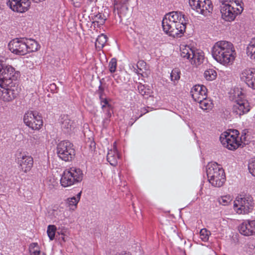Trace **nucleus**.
I'll use <instances>...</instances> for the list:
<instances>
[{
	"instance_id": "f257e3e1",
	"label": "nucleus",
	"mask_w": 255,
	"mask_h": 255,
	"mask_svg": "<svg viewBox=\"0 0 255 255\" xmlns=\"http://www.w3.org/2000/svg\"><path fill=\"white\" fill-rule=\"evenodd\" d=\"M235 50L232 43L227 41H219L212 48V55L218 62L228 65L235 60Z\"/></svg>"
},
{
	"instance_id": "f03ea898",
	"label": "nucleus",
	"mask_w": 255,
	"mask_h": 255,
	"mask_svg": "<svg viewBox=\"0 0 255 255\" xmlns=\"http://www.w3.org/2000/svg\"><path fill=\"white\" fill-rule=\"evenodd\" d=\"M8 46L12 53L20 56L36 51L40 47L35 40L26 38H14L9 42Z\"/></svg>"
},
{
	"instance_id": "7ed1b4c3",
	"label": "nucleus",
	"mask_w": 255,
	"mask_h": 255,
	"mask_svg": "<svg viewBox=\"0 0 255 255\" xmlns=\"http://www.w3.org/2000/svg\"><path fill=\"white\" fill-rule=\"evenodd\" d=\"M206 173L209 182L215 187H221L226 180L224 170L217 163L208 164Z\"/></svg>"
},
{
	"instance_id": "20e7f679",
	"label": "nucleus",
	"mask_w": 255,
	"mask_h": 255,
	"mask_svg": "<svg viewBox=\"0 0 255 255\" xmlns=\"http://www.w3.org/2000/svg\"><path fill=\"white\" fill-rule=\"evenodd\" d=\"M83 177L82 171L78 168L72 167L64 171L60 179V183L64 187H69L80 182Z\"/></svg>"
},
{
	"instance_id": "39448f33",
	"label": "nucleus",
	"mask_w": 255,
	"mask_h": 255,
	"mask_svg": "<svg viewBox=\"0 0 255 255\" xmlns=\"http://www.w3.org/2000/svg\"><path fill=\"white\" fill-rule=\"evenodd\" d=\"M20 76V72L15 71L10 65L0 63V82L1 84L8 86L10 84H15L16 81Z\"/></svg>"
},
{
	"instance_id": "423d86ee",
	"label": "nucleus",
	"mask_w": 255,
	"mask_h": 255,
	"mask_svg": "<svg viewBox=\"0 0 255 255\" xmlns=\"http://www.w3.org/2000/svg\"><path fill=\"white\" fill-rule=\"evenodd\" d=\"M57 156L66 162L72 161L75 156L73 144L69 140L60 141L57 145Z\"/></svg>"
},
{
	"instance_id": "0eeeda50",
	"label": "nucleus",
	"mask_w": 255,
	"mask_h": 255,
	"mask_svg": "<svg viewBox=\"0 0 255 255\" xmlns=\"http://www.w3.org/2000/svg\"><path fill=\"white\" fill-rule=\"evenodd\" d=\"M254 200L251 195H239L234 201V208L239 214H246L251 212L254 208Z\"/></svg>"
},
{
	"instance_id": "6e6552de",
	"label": "nucleus",
	"mask_w": 255,
	"mask_h": 255,
	"mask_svg": "<svg viewBox=\"0 0 255 255\" xmlns=\"http://www.w3.org/2000/svg\"><path fill=\"white\" fill-rule=\"evenodd\" d=\"M162 26L163 31L170 36L180 37L185 31L186 25L179 23L167 22L166 19H163Z\"/></svg>"
},
{
	"instance_id": "1a4fd4ad",
	"label": "nucleus",
	"mask_w": 255,
	"mask_h": 255,
	"mask_svg": "<svg viewBox=\"0 0 255 255\" xmlns=\"http://www.w3.org/2000/svg\"><path fill=\"white\" fill-rule=\"evenodd\" d=\"M189 3L192 9L205 16L209 14L213 10L211 0H189Z\"/></svg>"
},
{
	"instance_id": "9d476101",
	"label": "nucleus",
	"mask_w": 255,
	"mask_h": 255,
	"mask_svg": "<svg viewBox=\"0 0 255 255\" xmlns=\"http://www.w3.org/2000/svg\"><path fill=\"white\" fill-rule=\"evenodd\" d=\"M24 124L34 130H38L43 126V120L41 115L36 111H28L23 117Z\"/></svg>"
},
{
	"instance_id": "9b49d317",
	"label": "nucleus",
	"mask_w": 255,
	"mask_h": 255,
	"mask_svg": "<svg viewBox=\"0 0 255 255\" xmlns=\"http://www.w3.org/2000/svg\"><path fill=\"white\" fill-rule=\"evenodd\" d=\"M221 3V13L222 14V17L225 20L227 21H233L236 17L239 14H241L243 10V8L242 9L241 7L240 6L236 10H234L233 5L230 6L229 4L227 3Z\"/></svg>"
},
{
	"instance_id": "f8f14e48",
	"label": "nucleus",
	"mask_w": 255,
	"mask_h": 255,
	"mask_svg": "<svg viewBox=\"0 0 255 255\" xmlns=\"http://www.w3.org/2000/svg\"><path fill=\"white\" fill-rule=\"evenodd\" d=\"M220 141L222 144L230 150H235L240 147L242 143H240L238 138L231 135V132H224L220 136Z\"/></svg>"
},
{
	"instance_id": "ddd939ff",
	"label": "nucleus",
	"mask_w": 255,
	"mask_h": 255,
	"mask_svg": "<svg viewBox=\"0 0 255 255\" xmlns=\"http://www.w3.org/2000/svg\"><path fill=\"white\" fill-rule=\"evenodd\" d=\"M240 76L241 80L249 87L255 90V68L245 69L242 71Z\"/></svg>"
},
{
	"instance_id": "4468645a",
	"label": "nucleus",
	"mask_w": 255,
	"mask_h": 255,
	"mask_svg": "<svg viewBox=\"0 0 255 255\" xmlns=\"http://www.w3.org/2000/svg\"><path fill=\"white\" fill-rule=\"evenodd\" d=\"M7 4L13 11L22 13L29 9L30 1L29 0H9Z\"/></svg>"
},
{
	"instance_id": "2eb2a0df",
	"label": "nucleus",
	"mask_w": 255,
	"mask_h": 255,
	"mask_svg": "<svg viewBox=\"0 0 255 255\" xmlns=\"http://www.w3.org/2000/svg\"><path fill=\"white\" fill-rule=\"evenodd\" d=\"M163 19H166L167 22L181 23L186 25L188 20L187 17L182 14L181 12L173 11L165 14Z\"/></svg>"
},
{
	"instance_id": "dca6fc26",
	"label": "nucleus",
	"mask_w": 255,
	"mask_h": 255,
	"mask_svg": "<svg viewBox=\"0 0 255 255\" xmlns=\"http://www.w3.org/2000/svg\"><path fill=\"white\" fill-rule=\"evenodd\" d=\"M13 84H10L9 88H5L4 84H0V87L2 89H0V96L2 97L4 101H11L15 99L18 95V92L14 90V86L12 87Z\"/></svg>"
},
{
	"instance_id": "f3484780",
	"label": "nucleus",
	"mask_w": 255,
	"mask_h": 255,
	"mask_svg": "<svg viewBox=\"0 0 255 255\" xmlns=\"http://www.w3.org/2000/svg\"><path fill=\"white\" fill-rule=\"evenodd\" d=\"M207 89L204 85H196L191 90L190 94L193 99L197 102L207 97Z\"/></svg>"
},
{
	"instance_id": "a211bd4d",
	"label": "nucleus",
	"mask_w": 255,
	"mask_h": 255,
	"mask_svg": "<svg viewBox=\"0 0 255 255\" xmlns=\"http://www.w3.org/2000/svg\"><path fill=\"white\" fill-rule=\"evenodd\" d=\"M239 232L246 236L255 234V220L244 221L238 227Z\"/></svg>"
},
{
	"instance_id": "6ab92c4d",
	"label": "nucleus",
	"mask_w": 255,
	"mask_h": 255,
	"mask_svg": "<svg viewBox=\"0 0 255 255\" xmlns=\"http://www.w3.org/2000/svg\"><path fill=\"white\" fill-rule=\"evenodd\" d=\"M249 103L244 101H240L234 104L232 107V112L235 116L240 117L247 113L250 111Z\"/></svg>"
},
{
	"instance_id": "aec40b11",
	"label": "nucleus",
	"mask_w": 255,
	"mask_h": 255,
	"mask_svg": "<svg viewBox=\"0 0 255 255\" xmlns=\"http://www.w3.org/2000/svg\"><path fill=\"white\" fill-rule=\"evenodd\" d=\"M18 164L24 173L29 171L33 165V159L31 156L24 155L18 158Z\"/></svg>"
},
{
	"instance_id": "412c9836",
	"label": "nucleus",
	"mask_w": 255,
	"mask_h": 255,
	"mask_svg": "<svg viewBox=\"0 0 255 255\" xmlns=\"http://www.w3.org/2000/svg\"><path fill=\"white\" fill-rule=\"evenodd\" d=\"M119 157L117 148L114 147L113 150L111 149L109 151L107 155V159L111 165L116 166L118 164V159L119 158Z\"/></svg>"
},
{
	"instance_id": "4be33fe9",
	"label": "nucleus",
	"mask_w": 255,
	"mask_h": 255,
	"mask_svg": "<svg viewBox=\"0 0 255 255\" xmlns=\"http://www.w3.org/2000/svg\"><path fill=\"white\" fill-rule=\"evenodd\" d=\"M247 54L251 60L255 61V37L253 38L248 45Z\"/></svg>"
},
{
	"instance_id": "5701e85b",
	"label": "nucleus",
	"mask_w": 255,
	"mask_h": 255,
	"mask_svg": "<svg viewBox=\"0 0 255 255\" xmlns=\"http://www.w3.org/2000/svg\"><path fill=\"white\" fill-rule=\"evenodd\" d=\"M204 56L202 51H198L193 49V54L191 55L190 61L191 63H198V64L203 62Z\"/></svg>"
},
{
	"instance_id": "b1692460",
	"label": "nucleus",
	"mask_w": 255,
	"mask_h": 255,
	"mask_svg": "<svg viewBox=\"0 0 255 255\" xmlns=\"http://www.w3.org/2000/svg\"><path fill=\"white\" fill-rule=\"evenodd\" d=\"M127 5H120L116 4V7L118 11V14L119 17H127L128 15V7Z\"/></svg>"
},
{
	"instance_id": "393cba45",
	"label": "nucleus",
	"mask_w": 255,
	"mask_h": 255,
	"mask_svg": "<svg viewBox=\"0 0 255 255\" xmlns=\"http://www.w3.org/2000/svg\"><path fill=\"white\" fill-rule=\"evenodd\" d=\"M220 2L227 3L229 4L230 6L233 5L234 10H236L237 8L240 6L241 7L242 9L243 8L244 3L243 0H219Z\"/></svg>"
},
{
	"instance_id": "a878e982",
	"label": "nucleus",
	"mask_w": 255,
	"mask_h": 255,
	"mask_svg": "<svg viewBox=\"0 0 255 255\" xmlns=\"http://www.w3.org/2000/svg\"><path fill=\"white\" fill-rule=\"evenodd\" d=\"M181 56L183 58L188 59L189 61L193 54V48H190L189 46H185L180 48Z\"/></svg>"
},
{
	"instance_id": "bb28decb",
	"label": "nucleus",
	"mask_w": 255,
	"mask_h": 255,
	"mask_svg": "<svg viewBox=\"0 0 255 255\" xmlns=\"http://www.w3.org/2000/svg\"><path fill=\"white\" fill-rule=\"evenodd\" d=\"M30 255H46L44 253L41 252L37 243H31L29 247Z\"/></svg>"
},
{
	"instance_id": "cd10ccee",
	"label": "nucleus",
	"mask_w": 255,
	"mask_h": 255,
	"mask_svg": "<svg viewBox=\"0 0 255 255\" xmlns=\"http://www.w3.org/2000/svg\"><path fill=\"white\" fill-rule=\"evenodd\" d=\"M200 104V107L204 110L211 109L213 107L212 102L208 99L204 98V100L201 99L200 101H197Z\"/></svg>"
},
{
	"instance_id": "c85d7f7f",
	"label": "nucleus",
	"mask_w": 255,
	"mask_h": 255,
	"mask_svg": "<svg viewBox=\"0 0 255 255\" xmlns=\"http://www.w3.org/2000/svg\"><path fill=\"white\" fill-rule=\"evenodd\" d=\"M107 36L104 34H101L96 39V41L95 42L96 47L99 48H103L107 42Z\"/></svg>"
},
{
	"instance_id": "c756f323",
	"label": "nucleus",
	"mask_w": 255,
	"mask_h": 255,
	"mask_svg": "<svg viewBox=\"0 0 255 255\" xmlns=\"http://www.w3.org/2000/svg\"><path fill=\"white\" fill-rule=\"evenodd\" d=\"M62 120V128L64 129H71L73 126V122L70 120L67 116H64Z\"/></svg>"
},
{
	"instance_id": "7c9ffc66",
	"label": "nucleus",
	"mask_w": 255,
	"mask_h": 255,
	"mask_svg": "<svg viewBox=\"0 0 255 255\" xmlns=\"http://www.w3.org/2000/svg\"><path fill=\"white\" fill-rule=\"evenodd\" d=\"M91 17L94 20V22H97L99 25H103L106 20L105 16L101 13L97 14H92Z\"/></svg>"
},
{
	"instance_id": "2f4dec72",
	"label": "nucleus",
	"mask_w": 255,
	"mask_h": 255,
	"mask_svg": "<svg viewBox=\"0 0 255 255\" xmlns=\"http://www.w3.org/2000/svg\"><path fill=\"white\" fill-rule=\"evenodd\" d=\"M204 77L207 80L212 81L217 77V72L212 69L206 70L204 72Z\"/></svg>"
},
{
	"instance_id": "473e14b6",
	"label": "nucleus",
	"mask_w": 255,
	"mask_h": 255,
	"mask_svg": "<svg viewBox=\"0 0 255 255\" xmlns=\"http://www.w3.org/2000/svg\"><path fill=\"white\" fill-rule=\"evenodd\" d=\"M180 70L178 68L173 69L170 74V78L174 83L177 82L180 78Z\"/></svg>"
},
{
	"instance_id": "72a5a7b5",
	"label": "nucleus",
	"mask_w": 255,
	"mask_h": 255,
	"mask_svg": "<svg viewBox=\"0 0 255 255\" xmlns=\"http://www.w3.org/2000/svg\"><path fill=\"white\" fill-rule=\"evenodd\" d=\"M56 228L54 225H49L47 228V233L50 240L54 239Z\"/></svg>"
},
{
	"instance_id": "f704fd0d",
	"label": "nucleus",
	"mask_w": 255,
	"mask_h": 255,
	"mask_svg": "<svg viewBox=\"0 0 255 255\" xmlns=\"http://www.w3.org/2000/svg\"><path fill=\"white\" fill-rule=\"evenodd\" d=\"M248 169L250 173L254 176H255V158L250 160L248 164Z\"/></svg>"
},
{
	"instance_id": "c9c22d12",
	"label": "nucleus",
	"mask_w": 255,
	"mask_h": 255,
	"mask_svg": "<svg viewBox=\"0 0 255 255\" xmlns=\"http://www.w3.org/2000/svg\"><path fill=\"white\" fill-rule=\"evenodd\" d=\"M138 92L142 96L148 95L149 94V90L146 89L145 85L141 83H139L137 86Z\"/></svg>"
},
{
	"instance_id": "e433bc0d",
	"label": "nucleus",
	"mask_w": 255,
	"mask_h": 255,
	"mask_svg": "<svg viewBox=\"0 0 255 255\" xmlns=\"http://www.w3.org/2000/svg\"><path fill=\"white\" fill-rule=\"evenodd\" d=\"M117 60L116 58H113L109 63V70L111 73H114L117 69Z\"/></svg>"
},
{
	"instance_id": "4c0bfd02",
	"label": "nucleus",
	"mask_w": 255,
	"mask_h": 255,
	"mask_svg": "<svg viewBox=\"0 0 255 255\" xmlns=\"http://www.w3.org/2000/svg\"><path fill=\"white\" fill-rule=\"evenodd\" d=\"M248 135H241V136L240 137V143L243 144V145H241V147H243L246 145H247L250 142V138H248Z\"/></svg>"
},
{
	"instance_id": "58836bf2",
	"label": "nucleus",
	"mask_w": 255,
	"mask_h": 255,
	"mask_svg": "<svg viewBox=\"0 0 255 255\" xmlns=\"http://www.w3.org/2000/svg\"><path fill=\"white\" fill-rule=\"evenodd\" d=\"M101 101V104L102 105V108L104 109V108H111L112 106L109 104L108 100L106 98H103V96L99 97Z\"/></svg>"
},
{
	"instance_id": "ea45409f",
	"label": "nucleus",
	"mask_w": 255,
	"mask_h": 255,
	"mask_svg": "<svg viewBox=\"0 0 255 255\" xmlns=\"http://www.w3.org/2000/svg\"><path fill=\"white\" fill-rule=\"evenodd\" d=\"M79 202V199L75 198V197H73L72 198H69L67 200V203L68 204L69 206H76L77 204Z\"/></svg>"
},
{
	"instance_id": "a19ab883",
	"label": "nucleus",
	"mask_w": 255,
	"mask_h": 255,
	"mask_svg": "<svg viewBox=\"0 0 255 255\" xmlns=\"http://www.w3.org/2000/svg\"><path fill=\"white\" fill-rule=\"evenodd\" d=\"M231 201V199L230 196H223L220 200V203L223 205H227Z\"/></svg>"
},
{
	"instance_id": "79ce46f5",
	"label": "nucleus",
	"mask_w": 255,
	"mask_h": 255,
	"mask_svg": "<svg viewBox=\"0 0 255 255\" xmlns=\"http://www.w3.org/2000/svg\"><path fill=\"white\" fill-rule=\"evenodd\" d=\"M208 231L206 229H202L200 231V236H202L201 239L202 240L205 241L208 240L209 237L207 234H205V233H207Z\"/></svg>"
},
{
	"instance_id": "37998d69",
	"label": "nucleus",
	"mask_w": 255,
	"mask_h": 255,
	"mask_svg": "<svg viewBox=\"0 0 255 255\" xmlns=\"http://www.w3.org/2000/svg\"><path fill=\"white\" fill-rule=\"evenodd\" d=\"M146 65V63L144 62L143 60L139 61L136 65V67L138 69H139L140 70H141V69L140 68V67H144Z\"/></svg>"
},
{
	"instance_id": "c03bdc74",
	"label": "nucleus",
	"mask_w": 255,
	"mask_h": 255,
	"mask_svg": "<svg viewBox=\"0 0 255 255\" xmlns=\"http://www.w3.org/2000/svg\"><path fill=\"white\" fill-rule=\"evenodd\" d=\"M231 133V135H233L235 138H238V135L240 134L239 131L237 129H233L230 132Z\"/></svg>"
},
{
	"instance_id": "a18cd8bd",
	"label": "nucleus",
	"mask_w": 255,
	"mask_h": 255,
	"mask_svg": "<svg viewBox=\"0 0 255 255\" xmlns=\"http://www.w3.org/2000/svg\"><path fill=\"white\" fill-rule=\"evenodd\" d=\"M75 7L80 6L82 0H71Z\"/></svg>"
},
{
	"instance_id": "49530a36",
	"label": "nucleus",
	"mask_w": 255,
	"mask_h": 255,
	"mask_svg": "<svg viewBox=\"0 0 255 255\" xmlns=\"http://www.w3.org/2000/svg\"><path fill=\"white\" fill-rule=\"evenodd\" d=\"M130 0H121L119 3H117V4L120 5H127L128 6V2Z\"/></svg>"
},
{
	"instance_id": "de8ad7c7",
	"label": "nucleus",
	"mask_w": 255,
	"mask_h": 255,
	"mask_svg": "<svg viewBox=\"0 0 255 255\" xmlns=\"http://www.w3.org/2000/svg\"><path fill=\"white\" fill-rule=\"evenodd\" d=\"M99 97L103 96V94L104 93V88L100 85L99 87Z\"/></svg>"
},
{
	"instance_id": "09e8293b",
	"label": "nucleus",
	"mask_w": 255,
	"mask_h": 255,
	"mask_svg": "<svg viewBox=\"0 0 255 255\" xmlns=\"http://www.w3.org/2000/svg\"><path fill=\"white\" fill-rule=\"evenodd\" d=\"M106 114L107 115V117L108 118H110L112 116V113L111 112L112 107L110 108L109 109H108V108H106Z\"/></svg>"
},
{
	"instance_id": "8fccbe9b",
	"label": "nucleus",
	"mask_w": 255,
	"mask_h": 255,
	"mask_svg": "<svg viewBox=\"0 0 255 255\" xmlns=\"http://www.w3.org/2000/svg\"><path fill=\"white\" fill-rule=\"evenodd\" d=\"M248 132V130L247 129H245L244 130H243L242 132V134L241 135H247V133Z\"/></svg>"
},
{
	"instance_id": "3c124183",
	"label": "nucleus",
	"mask_w": 255,
	"mask_h": 255,
	"mask_svg": "<svg viewBox=\"0 0 255 255\" xmlns=\"http://www.w3.org/2000/svg\"><path fill=\"white\" fill-rule=\"evenodd\" d=\"M134 118H132L131 119H130V121H129L128 124L130 126H132L133 125V124L135 122H134Z\"/></svg>"
},
{
	"instance_id": "603ef678",
	"label": "nucleus",
	"mask_w": 255,
	"mask_h": 255,
	"mask_svg": "<svg viewBox=\"0 0 255 255\" xmlns=\"http://www.w3.org/2000/svg\"><path fill=\"white\" fill-rule=\"evenodd\" d=\"M81 195V192H80V193H79L77 195V197H75V198H77V199H79V200H80V199Z\"/></svg>"
},
{
	"instance_id": "864d4df0",
	"label": "nucleus",
	"mask_w": 255,
	"mask_h": 255,
	"mask_svg": "<svg viewBox=\"0 0 255 255\" xmlns=\"http://www.w3.org/2000/svg\"><path fill=\"white\" fill-rule=\"evenodd\" d=\"M56 85L54 83L50 84V88L53 89L54 88H56Z\"/></svg>"
},
{
	"instance_id": "5fc2aeb1",
	"label": "nucleus",
	"mask_w": 255,
	"mask_h": 255,
	"mask_svg": "<svg viewBox=\"0 0 255 255\" xmlns=\"http://www.w3.org/2000/svg\"><path fill=\"white\" fill-rule=\"evenodd\" d=\"M143 115V114H140V115L139 116V117H135V118H134V122H135L137 119H138L140 117H141V116H142Z\"/></svg>"
},
{
	"instance_id": "6e6d98bb",
	"label": "nucleus",
	"mask_w": 255,
	"mask_h": 255,
	"mask_svg": "<svg viewBox=\"0 0 255 255\" xmlns=\"http://www.w3.org/2000/svg\"><path fill=\"white\" fill-rule=\"evenodd\" d=\"M35 135H33V136L32 137V138L34 139H37L38 137L37 136H36V137H35Z\"/></svg>"
},
{
	"instance_id": "4d7b16f0",
	"label": "nucleus",
	"mask_w": 255,
	"mask_h": 255,
	"mask_svg": "<svg viewBox=\"0 0 255 255\" xmlns=\"http://www.w3.org/2000/svg\"><path fill=\"white\" fill-rule=\"evenodd\" d=\"M89 1H90V2H93L94 1H95L96 0H88Z\"/></svg>"
},
{
	"instance_id": "13d9d810",
	"label": "nucleus",
	"mask_w": 255,
	"mask_h": 255,
	"mask_svg": "<svg viewBox=\"0 0 255 255\" xmlns=\"http://www.w3.org/2000/svg\"><path fill=\"white\" fill-rule=\"evenodd\" d=\"M62 240H63V241L65 242V239H64V237H62Z\"/></svg>"
},
{
	"instance_id": "bf43d9fd",
	"label": "nucleus",
	"mask_w": 255,
	"mask_h": 255,
	"mask_svg": "<svg viewBox=\"0 0 255 255\" xmlns=\"http://www.w3.org/2000/svg\"><path fill=\"white\" fill-rule=\"evenodd\" d=\"M0 84H1V82H0ZM0 89H2L0 87Z\"/></svg>"
}]
</instances>
